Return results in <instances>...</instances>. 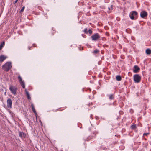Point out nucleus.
<instances>
[{"label": "nucleus", "instance_id": "nucleus-1", "mask_svg": "<svg viewBox=\"0 0 151 151\" xmlns=\"http://www.w3.org/2000/svg\"><path fill=\"white\" fill-rule=\"evenodd\" d=\"M11 63L7 62L2 66V68L6 72L8 71L12 68Z\"/></svg>", "mask_w": 151, "mask_h": 151}, {"label": "nucleus", "instance_id": "nucleus-2", "mask_svg": "<svg viewBox=\"0 0 151 151\" xmlns=\"http://www.w3.org/2000/svg\"><path fill=\"white\" fill-rule=\"evenodd\" d=\"M97 133V132L96 131H92L91 135L88 138V141L89 140L91 139H93V138L96 137V135Z\"/></svg>", "mask_w": 151, "mask_h": 151}, {"label": "nucleus", "instance_id": "nucleus-3", "mask_svg": "<svg viewBox=\"0 0 151 151\" xmlns=\"http://www.w3.org/2000/svg\"><path fill=\"white\" fill-rule=\"evenodd\" d=\"M134 80L135 83H139L140 81L141 77L139 74H135L134 76Z\"/></svg>", "mask_w": 151, "mask_h": 151}, {"label": "nucleus", "instance_id": "nucleus-4", "mask_svg": "<svg viewBox=\"0 0 151 151\" xmlns=\"http://www.w3.org/2000/svg\"><path fill=\"white\" fill-rule=\"evenodd\" d=\"M9 88L11 92L13 94L15 95H16V91L17 89V87L11 85L10 86Z\"/></svg>", "mask_w": 151, "mask_h": 151}, {"label": "nucleus", "instance_id": "nucleus-5", "mask_svg": "<svg viewBox=\"0 0 151 151\" xmlns=\"http://www.w3.org/2000/svg\"><path fill=\"white\" fill-rule=\"evenodd\" d=\"M137 13L135 11H133L130 13L129 16L132 20H134L135 16H136L137 15ZM136 18L135 19H136Z\"/></svg>", "mask_w": 151, "mask_h": 151}, {"label": "nucleus", "instance_id": "nucleus-6", "mask_svg": "<svg viewBox=\"0 0 151 151\" xmlns=\"http://www.w3.org/2000/svg\"><path fill=\"white\" fill-rule=\"evenodd\" d=\"M91 37L93 40L96 41L100 38V36L98 33H96L92 36Z\"/></svg>", "mask_w": 151, "mask_h": 151}, {"label": "nucleus", "instance_id": "nucleus-7", "mask_svg": "<svg viewBox=\"0 0 151 151\" xmlns=\"http://www.w3.org/2000/svg\"><path fill=\"white\" fill-rule=\"evenodd\" d=\"M18 79L19 81L20 84L23 88H25V86L24 82V81L22 80L21 77L20 75H19L18 77Z\"/></svg>", "mask_w": 151, "mask_h": 151}, {"label": "nucleus", "instance_id": "nucleus-8", "mask_svg": "<svg viewBox=\"0 0 151 151\" xmlns=\"http://www.w3.org/2000/svg\"><path fill=\"white\" fill-rule=\"evenodd\" d=\"M7 106L8 108L11 109L12 108V102L11 99L9 98L7 101Z\"/></svg>", "mask_w": 151, "mask_h": 151}, {"label": "nucleus", "instance_id": "nucleus-9", "mask_svg": "<svg viewBox=\"0 0 151 151\" xmlns=\"http://www.w3.org/2000/svg\"><path fill=\"white\" fill-rule=\"evenodd\" d=\"M147 13L146 12L144 11L141 12L140 13L141 17L143 18H144L147 17Z\"/></svg>", "mask_w": 151, "mask_h": 151}, {"label": "nucleus", "instance_id": "nucleus-10", "mask_svg": "<svg viewBox=\"0 0 151 151\" xmlns=\"http://www.w3.org/2000/svg\"><path fill=\"white\" fill-rule=\"evenodd\" d=\"M139 68L137 65H135L134 66L133 71L134 72L136 73L139 72L140 70Z\"/></svg>", "mask_w": 151, "mask_h": 151}, {"label": "nucleus", "instance_id": "nucleus-11", "mask_svg": "<svg viewBox=\"0 0 151 151\" xmlns=\"http://www.w3.org/2000/svg\"><path fill=\"white\" fill-rule=\"evenodd\" d=\"M26 134L23 132H19V136L21 138H25L26 137Z\"/></svg>", "mask_w": 151, "mask_h": 151}, {"label": "nucleus", "instance_id": "nucleus-12", "mask_svg": "<svg viewBox=\"0 0 151 151\" xmlns=\"http://www.w3.org/2000/svg\"><path fill=\"white\" fill-rule=\"evenodd\" d=\"M7 58L6 56H5L4 55H1L0 56V62H2Z\"/></svg>", "mask_w": 151, "mask_h": 151}, {"label": "nucleus", "instance_id": "nucleus-13", "mask_svg": "<svg viewBox=\"0 0 151 151\" xmlns=\"http://www.w3.org/2000/svg\"><path fill=\"white\" fill-rule=\"evenodd\" d=\"M31 106L32 107V109L33 112L34 113L36 117H37V113L36 111L35 110V109L34 108V106L33 104H31Z\"/></svg>", "mask_w": 151, "mask_h": 151}, {"label": "nucleus", "instance_id": "nucleus-14", "mask_svg": "<svg viewBox=\"0 0 151 151\" xmlns=\"http://www.w3.org/2000/svg\"><path fill=\"white\" fill-rule=\"evenodd\" d=\"M25 92L26 93V94L27 96V99H31V97L30 96L27 90L26 89H25Z\"/></svg>", "mask_w": 151, "mask_h": 151}, {"label": "nucleus", "instance_id": "nucleus-15", "mask_svg": "<svg viewBox=\"0 0 151 151\" xmlns=\"http://www.w3.org/2000/svg\"><path fill=\"white\" fill-rule=\"evenodd\" d=\"M146 53L147 54L150 55L151 54V50L150 49H147L146 50Z\"/></svg>", "mask_w": 151, "mask_h": 151}, {"label": "nucleus", "instance_id": "nucleus-16", "mask_svg": "<svg viewBox=\"0 0 151 151\" xmlns=\"http://www.w3.org/2000/svg\"><path fill=\"white\" fill-rule=\"evenodd\" d=\"M109 96V99L110 100H112L114 99V95L113 94H111L108 96Z\"/></svg>", "mask_w": 151, "mask_h": 151}, {"label": "nucleus", "instance_id": "nucleus-17", "mask_svg": "<svg viewBox=\"0 0 151 151\" xmlns=\"http://www.w3.org/2000/svg\"><path fill=\"white\" fill-rule=\"evenodd\" d=\"M116 79L118 81H120L122 79L121 76L119 75L117 76L116 77Z\"/></svg>", "mask_w": 151, "mask_h": 151}, {"label": "nucleus", "instance_id": "nucleus-18", "mask_svg": "<svg viewBox=\"0 0 151 151\" xmlns=\"http://www.w3.org/2000/svg\"><path fill=\"white\" fill-rule=\"evenodd\" d=\"M5 45V42H2L0 45V50H1Z\"/></svg>", "mask_w": 151, "mask_h": 151}, {"label": "nucleus", "instance_id": "nucleus-19", "mask_svg": "<svg viewBox=\"0 0 151 151\" xmlns=\"http://www.w3.org/2000/svg\"><path fill=\"white\" fill-rule=\"evenodd\" d=\"M99 52V50L98 49H96L93 52V53L94 54H97Z\"/></svg>", "mask_w": 151, "mask_h": 151}, {"label": "nucleus", "instance_id": "nucleus-20", "mask_svg": "<svg viewBox=\"0 0 151 151\" xmlns=\"http://www.w3.org/2000/svg\"><path fill=\"white\" fill-rule=\"evenodd\" d=\"M136 126L135 124H132V125L130 127L132 129H134L136 128Z\"/></svg>", "mask_w": 151, "mask_h": 151}, {"label": "nucleus", "instance_id": "nucleus-21", "mask_svg": "<svg viewBox=\"0 0 151 151\" xmlns=\"http://www.w3.org/2000/svg\"><path fill=\"white\" fill-rule=\"evenodd\" d=\"M84 32L85 33V34H88V30H87V29L86 28L84 30Z\"/></svg>", "mask_w": 151, "mask_h": 151}, {"label": "nucleus", "instance_id": "nucleus-22", "mask_svg": "<svg viewBox=\"0 0 151 151\" xmlns=\"http://www.w3.org/2000/svg\"><path fill=\"white\" fill-rule=\"evenodd\" d=\"M24 8H25L24 6L23 7H22V9H21V10L20 11V12H23L24 9Z\"/></svg>", "mask_w": 151, "mask_h": 151}, {"label": "nucleus", "instance_id": "nucleus-23", "mask_svg": "<svg viewBox=\"0 0 151 151\" xmlns=\"http://www.w3.org/2000/svg\"><path fill=\"white\" fill-rule=\"evenodd\" d=\"M88 33L90 35H91L92 33V31L91 29H89L88 31Z\"/></svg>", "mask_w": 151, "mask_h": 151}, {"label": "nucleus", "instance_id": "nucleus-24", "mask_svg": "<svg viewBox=\"0 0 151 151\" xmlns=\"http://www.w3.org/2000/svg\"><path fill=\"white\" fill-rule=\"evenodd\" d=\"M149 134V133H144L143 134V135L147 136Z\"/></svg>", "mask_w": 151, "mask_h": 151}, {"label": "nucleus", "instance_id": "nucleus-25", "mask_svg": "<svg viewBox=\"0 0 151 151\" xmlns=\"http://www.w3.org/2000/svg\"><path fill=\"white\" fill-rule=\"evenodd\" d=\"M18 0H16V1H14V4H15L17 2Z\"/></svg>", "mask_w": 151, "mask_h": 151}, {"label": "nucleus", "instance_id": "nucleus-26", "mask_svg": "<svg viewBox=\"0 0 151 151\" xmlns=\"http://www.w3.org/2000/svg\"><path fill=\"white\" fill-rule=\"evenodd\" d=\"M113 5H111V9H113Z\"/></svg>", "mask_w": 151, "mask_h": 151}, {"label": "nucleus", "instance_id": "nucleus-27", "mask_svg": "<svg viewBox=\"0 0 151 151\" xmlns=\"http://www.w3.org/2000/svg\"><path fill=\"white\" fill-rule=\"evenodd\" d=\"M31 47H28V49H29V50H30L31 48Z\"/></svg>", "mask_w": 151, "mask_h": 151}, {"label": "nucleus", "instance_id": "nucleus-28", "mask_svg": "<svg viewBox=\"0 0 151 151\" xmlns=\"http://www.w3.org/2000/svg\"><path fill=\"white\" fill-rule=\"evenodd\" d=\"M108 9L109 10H110V8H109V7H108Z\"/></svg>", "mask_w": 151, "mask_h": 151}, {"label": "nucleus", "instance_id": "nucleus-29", "mask_svg": "<svg viewBox=\"0 0 151 151\" xmlns=\"http://www.w3.org/2000/svg\"><path fill=\"white\" fill-rule=\"evenodd\" d=\"M59 109H57L56 110H57V111H57L58 110H59Z\"/></svg>", "mask_w": 151, "mask_h": 151}, {"label": "nucleus", "instance_id": "nucleus-30", "mask_svg": "<svg viewBox=\"0 0 151 151\" xmlns=\"http://www.w3.org/2000/svg\"><path fill=\"white\" fill-rule=\"evenodd\" d=\"M63 110H59V111H62Z\"/></svg>", "mask_w": 151, "mask_h": 151}, {"label": "nucleus", "instance_id": "nucleus-31", "mask_svg": "<svg viewBox=\"0 0 151 151\" xmlns=\"http://www.w3.org/2000/svg\"><path fill=\"white\" fill-rule=\"evenodd\" d=\"M89 130L90 131L91 130L90 129H89Z\"/></svg>", "mask_w": 151, "mask_h": 151}, {"label": "nucleus", "instance_id": "nucleus-32", "mask_svg": "<svg viewBox=\"0 0 151 151\" xmlns=\"http://www.w3.org/2000/svg\"><path fill=\"white\" fill-rule=\"evenodd\" d=\"M52 35H54L53 33H52Z\"/></svg>", "mask_w": 151, "mask_h": 151}, {"label": "nucleus", "instance_id": "nucleus-33", "mask_svg": "<svg viewBox=\"0 0 151 151\" xmlns=\"http://www.w3.org/2000/svg\"><path fill=\"white\" fill-rule=\"evenodd\" d=\"M91 104H92V103H91Z\"/></svg>", "mask_w": 151, "mask_h": 151}]
</instances>
